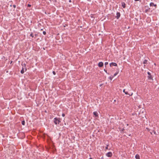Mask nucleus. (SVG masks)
<instances>
[{
  "instance_id": "7c9ffc66",
  "label": "nucleus",
  "mask_w": 159,
  "mask_h": 159,
  "mask_svg": "<svg viewBox=\"0 0 159 159\" xmlns=\"http://www.w3.org/2000/svg\"><path fill=\"white\" fill-rule=\"evenodd\" d=\"M69 2H71V0H70L69 1Z\"/></svg>"
},
{
  "instance_id": "9d476101",
  "label": "nucleus",
  "mask_w": 159,
  "mask_h": 159,
  "mask_svg": "<svg viewBox=\"0 0 159 159\" xmlns=\"http://www.w3.org/2000/svg\"><path fill=\"white\" fill-rule=\"evenodd\" d=\"M135 157L136 159H140V156L138 154H136Z\"/></svg>"
},
{
  "instance_id": "c85d7f7f",
  "label": "nucleus",
  "mask_w": 159,
  "mask_h": 159,
  "mask_svg": "<svg viewBox=\"0 0 159 159\" xmlns=\"http://www.w3.org/2000/svg\"><path fill=\"white\" fill-rule=\"evenodd\" d=\"M12 61H11V62H10V64H11V63H12Z\"/></svg>"
},
{
  "instance_id": "5701e85b",
  "label": "nucleus",
  "mask_w": 159,
  "mask_h": 159,
  "mask_svg": "<svg viewBox=\"0 0 159 159\" xmlns=\"http://www.w3.org/2000/svg\"><path fill=\"white\" fill-rule=\"evenodd\" d=\"M50 1H52L53 2H56V0H49Z\"/></svg>"
},
{
  "instance_id": "4468645a",
  "label": "nucleus",
  "mask_w": 159,
  "mask_h": 159,
  "mask_svg": "<svg viewBox=\"0 0 159 159\" xmlns=\"http://www.w3.org/2000/svg\"><path fill=\"white\" fill-rule=\"evenodd\" d=\"M109 146V145H107V146L105 148V149H106V150H107V149H108V150H110V149H108V146Z\"/></svg>"
},
{
  "instance_id": "393cba45",
  "label": "nucleus",
  "mask_w": 159,
  "mask_h": 159,
  "mask_svg": "<svg viewBox=\"0 0 159 159\" xmlns=\"http://www.w3.org/2000/svg\"><path fill=\"white\" fill-rule=\"evenodd\" d=\"M28 6V7H31V5H30V4H28V6Z\"/></svg>"
},
{
  "instance_id": "39448f33",
  "label": "nucleus",
  "mask_w": 159,
  "mask_h": 159,
  "mask_svg": "<svg viewBox=\"0 0 159 159\" xmlns=\"http://www.w3.org/2000/svg\"><path fill=\"white\" fill-rule=\"evenodd\" d=\"M120 16V13L119 12H117L116 13V17L117 19H118Z\"/></svg>"
},
{
  "instance_id": "9b49d317",
  "label": "nucleus",
  "mask_w": 159,
  "mask_h": 159,
  "mask_svg": "<svg viewBox=\"0 0 159 159\" xmlns=\"http://www.w3.org/2000/svg\"><path fill=\"white\" fill-rule=\"evenodd\" d=\"M121 4H122V6L123 7V8H125V3L124 2H123L121 3Z\"/></svg>"
},
{
  "instance_id": "aec40b11",
  "label": "nucleus",
  "mask_w": 159,
  "mask_h": 159,
  "mask_svg": "<svg viewBox=\"0 0 159 159\" xmlns=\"http://www.w3.org/2000/svg\"><path fill=\"white\" fill-rule=\"evenodd\" d=\"M108 64V62H105V65L106 66Z\"/></svg>"
},
{
  "instance_id": "4be33fe9",
  "label": "nucleus",
  "mask_w": 159,
  "mask_h": 159,
  "mask_svg": "<svg viewBox=\"0 0 159 159\" xmlns=\"http://www.w3.org/2000/svg\"><path fill=\"white\" fill-rule=\"evenodd\" d=\"M52 73L54 75H56V72L55 71H53L52 72Z\"/></svg>"
},
{
  "instance_id": "cd10ccee",
  "label": "nucleus",
  "mask_w": 159,
  "mask_h": 159,
  "mask_svg": "<svg viewBox=\"0 0 159 159\" xmlns=\"http://www.w3.org/2000/svg\"><path fill=\"white\" fill-rule=\"evenodd\" d=\"M104 70L107 73V70H105V69Z\"/></svg>"
},
{
  "instance_id": "dca6fc26",
  "label": "nucleus",
  "mask_w": 159,
  "mask_h": 159,
  "mask_svg": "<svg viewBox=\"0 0 159 159\" xmlns=\"http://www.w3.org/2000/svg\"><path fill=\"white\" fill-rule=\"evenodd\" d=\"M21 65H22L23 66H24V67L26 68V64L25 63H24L23 64H22Z\"/></svg>"
},
{
  "instance_id": "0eeeda50",
  "label": "nucleus",
  "mask_w": 159,
  "mask_h": 159,
  "mask_svg": "<svg viewBox=\"0 0 159 159\" xmlns=\"http://www.w3.org/2000/svg\"><path fill=\"white\" fill-rule=\"evenodd\" d=\"M150 6H154L155 7V8H156V7H157V5L156 4H154L153 2H151L150 3Z\"/></svg>"
},
{
  "instance_id": "1a4fd4ad",
  "label": "nucleus",
  "mask_w": 159,
  "mask_h": 159,
  "mask_svg": "<svg viewBox=\"0 0 159 159\" xmlns=\"http://www.w3.org/2000/svg\"><path fill=\"white\" fill-rule=\"evenodd\" d=\"M93 114L96 117L98 116V113L97 111L94 112Z\"/></svg>"
},
{
  "instance_id": "f3484780",
  "label": "nucleus",
  "mask_w": 159,
  "mask_h": 159,
  "mask_svg": "<svg viewBox=\"0 0 159 159\" xmlns=\"http://www.w3.org/2000/svg\"><path fill=\"white\" fill-rule=\"evenodd\" d=\"M118 72H116L115 74H114L113 77H114L116 76L118 74Z\"/></svg>"
},
{
  "instance_id": "473e14b6",
  "label": "nucleus",
  "mask_w": 159,
  "mask_h": 159,
  "mask_svg": "<svg viewBox=\"0 0 159 159\" xmlns=\"http://www.w3.org/2000/svg\"><path fill=\"white\" fill-rule=\"evenodd\" d=\"M35 35L36 36H37V35L36 34H35Z\"/></svg>"
},
{
  "instance_id": "2eb2a0df",
  "label": "nucleus",
  "mask_w": 159,
  "mask_h": 159,
  "mask_svg": "<svg viewBox=\"0 0 159 159\" xmlns=\"http://www.w3.org/2000/svg\"><path fill=\"white\" fill-rule=\"evenodd\" d=\"M21 124L23 125H24L25 124V121L24 120H23L21 122Z\"/></svg>"
},
{
  "instance_id": "a878e982",
  "label": "nucleus",
  "mask_w": 159,
  "mask_h": 159,
  "mask_svg": "<svg viewBox=\"0 0 159 159\" xmlns=\"http://www.w3.org/2000/svg\"><path fill=\"white\" fill-rule=\"evenodd\" d=\"M62 116H63V117L65 116V114H64V113H63V114H62Z\"/></svg>"
},
{
  "instance_id": "6e6552de",
  "label": "nucleus",
  "mask_w": 159,
  "mask_h": 159,
  "mask_svg": "<svg viewBox=\"0 0 159 159\" xmlns=\"http://www.w3.org/2000/svg\"><path fill=\"white\" fill-rule=\"evenodd\" d=\"M110 66H117V64L115 62H112L110 64Z\"/></svg>"
},
{
  "instance_id": "423d86ee",
  "label": "nucleus",
  "mask_w": 159,
  "mask_h": 159,
  "mask_svg": "<svg viewBox=\"0 0 159 159\" xmlns=\"http://www.w3.org/2000/svg\"><path fill=\"white\" fill-rule=\"evenodd\" d=\"M103 65V63L102 62H100L98 64V66L99 67H102Z\"/></svg>"
},
{
  "instance_id": "f03ea898",
  "label": "nucleus",
  "mask_w": 159,
  "mask_h": 159,
  "mask_svg": "<svg viewBox=\"0 0 159 159\" xmlns=\"http://www.w3.org/2000/svg\"><path fill=\"white\" fill-rule=\"evenodd\" d=\"M106 155L108 157H112V154L111 152H109L107 153L106 154Z\"/></svg>"
},
{
  "instance_id": "412c9836",
  "label": "nucleus",
  "mask_w": 159,
  "mask_h": 159,
  "mask_svg": "<svg viewBox=\"0 0 159 159\" xmlns=\"http://www.w3.org/2000/svg\"><path fill=\"white\" fill-rule=\"evenodd\" d=\"M46 32L45 31H44L43 32V34H44V35H45L46 34Z\"/></svg>"
},
{
  "instance_id": "bb28decb",
  "label": "nucleus",
  "mask_w": 159,
  "mask_h": 159,
  "mask_svg": "<svg viewBox=\"0 0 159 159\" xmlns=\"http://www.w3.org/2000/svg\"><path fill=\"white\" fill-rule=\"evenodd\" d=\"M134 1H139V0H134Z\"/></svg>"
},
{
  "instance_id": "2f4dec72",
  "label": "nucleus",
  "mask_w": 159,
  "mask_h": 159,
  "mask_svg": "<svg viewBox=\"0 0 159 159\" xmlns=\"http://www.w3.org/2000/svg\"><path fill=\"white\" fill-rule=\"evenodd\" d=\"M89 159H92V158H89Z\"/></svg>"
},
{
  "instance_id": "b1692460",
  "label": "nucleus",
  "mask_w": 159,
  "mask_h": 159,
  "mask_svg": "<svg viewBox=\"0 0 159 159\" xmlns=\"http://www.w3.org/2000/svg\"><path fill=\"white\" fill-rule=\"evenodd\" d=\"M13 6L14 8H15L16 7V5H14Z\"/></svg>"
},
{
  "instance_id": "f8f14e48",
  "label": "nucleus",
  "mask_w": 159,
  "mask_h": 159,
  "mask_svg": "<svg viewBox=\"0 0 159 159\" xmlns=\"http://www.w3.org/2000/svg\"><path fill=\"white\" fill-rule=\"evenodd\" d=\"M143 63L144 64H147V60H145L143 62Z\"/></svg>"
},
{
  "instance_id": "a211bd4d",
  "label": "nucleus",
  "mask_w": 159,
  "mask_h": 159,
  "mask_svg": "<svg viewBox=\"0 0 159 159\" xmlns=\"http://www.w3.org/2000/svg\"><path fill=\"white\" fill-rule=\"evenodd\" d=\"M30 36L32 37H34V35H33V33H31L30 34Z\"/></svg>"
},
{
  "instance_id": "ddd939ff",
  "label": "nucleus",
  "mask_w": 159,
  "mask_h": 159,
  "mask_svg": "<svg viewBox=\"0 0 159 159\" xmlns=\"http://www.w3.org/2000/svg\"><path fill=\"white\" fill-rule=\"evenodd\" d=\"M125 89H124L123 90V92L125 93V94H128V93L127 92H125Z\"/></svg>"
},
{
  "instance_id": "f257e3e1",
  "label": "nucleus",
  "mask_w": 159,
  "mask_h": 159,
  "mask_svg": "<svg viewBox=\"0 0 159 159\" xmlns=\"http://www.w3.org/2000/svg\"><path fill=\"white\" fill-rule=\"evenodd\" d=\"M54 120V122L56 125L59 124L60 121L57 118H55Z\"/></svg>"
},
{
  "instance_id": "20e7f679",
  "label": "nucleus",
  "mask_w": 159,
  "mask_h": 159,
  "mask_svg": "<svg viewBox=\"0 0 159 159\" xmlns=\"http://www.w3.org/2000/svg\"><path fill=\"white\" fill-rule=\"evenodd\" d=\"M148 79H149V80L152 79V75H151V73L149 72H148Z\"/></svg>"
},
{
  "instance_id": "c756f323",
  "label": "nucleus",
  "mask_w": 159,
  "mask_h": 159,
  "mask_svg": "<svg viewBox=\"0 0 159 159\" xmlns=\"http://www.w3.org/2000/svg\"><path fill=\"white\" fill-rule=\"evenodd\" d=\"M132 95V93L131 95H129V96H131Z\"/></svg>"
},
{
  "instance_id": "7ed1b4c3",
  "label": "nucleus",
  "mask_w": 159,
  "mask_h": 159,
  "mask_svg": "<svg viewBox=\"0 0 159 159\" xmlns=\"http://www.w3.org/2000/svg\"><path fill=\"white\" fill-rule=\"evenodd\" d=\"M25 71L26 70V69L25 67H24V66L22 67V70H21L20 72L21 74H23L24 73L25 71Z\"/></svg>"
},
{
  "instance_id": "6ab92c4d",
  "label": "nucleus",
  "mask_w": 159,
  "mask_h": 159,
  "mask_svg": "<svg viewBox=\"0 0 159 159\" xmlns=\"http://www.w3.org/2000/svg\"><path fill=\"white\" fill-rule=\"evenodd\" d=\"M146 129H147V130L148 131H150V129H149V128H146Z\"/></svg>"
}]
</instances>
